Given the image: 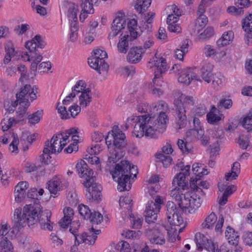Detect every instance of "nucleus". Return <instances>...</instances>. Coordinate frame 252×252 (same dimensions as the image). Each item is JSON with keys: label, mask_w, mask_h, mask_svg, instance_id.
<instances>
[{"label": "nucleus", "mask_w": 252, "mask_h": 252, "mask_svg": "<svg viewBox=\"0 0 252 252\" xmlns=\"http://www.w3.org/2000/svg\"><path fill=\"white\" fill-rule=\"evenodd\" d=\"M138 173L137 167L127 160H122L116 164L111 172L113 179L118 182L117 189L120 191L129 190L131 189L130 178L136 177Z\"/></svg>", "instance_id": "nucleus-1"}, {"label": "nucleus", "mask_w": 252, "mask_h": 252, "mask_svg": "<svg viewBox=\"0 0 252 252\" xmlns=\"http://www.w3.org/2000/svg\"><path fill=\"white\" fill-rule=\"evenodd\" d=\"M131 122L135 124L132 134L136 138H141L144 135L151 138H158V135L152 129V126L151 125V119L148 118L146 115L131 116L128 118L125 125L122 126V128L123 130L127 129L131 125H132Z\"/></svg>", "instance_id": "nucleus-2"}, {"label": "nucleus", "mask_w": 252, "mask_h": 252, "mask_svg": "<svg viewBox=\"0 0 252 252\" xmlns=\"http://www.w3.org/2000/svg\"><path fill=\"white\" fill-rule=\"evenodd\" d=\"M169 111L168 105L163 100L152 104L150 114L147 117L151 119L152 129L157 134V132L162 133L166 129V125L168 121L166 113Z\"/></svg>", "instance_id": "nucleus-3"}, {"label": "nucleus", "mask_w": 252, "mask_h": 252, "mask_svg": "<svg viewBox=\"0 0 252 252\" xmlns=\"http://www.w3.org/2000/svg\"><path fill=\"white\" fill-rule=\"evenodd\" d=\"M194 104V100L192 96H186L182 101L180 99L174 100V111L176 116V124L179 129L185 127L187 119V109H188V105L192 106Z\"/></svg>", "instance_id": "nucleus-4"}, {"label": "nucleus", "mask_w": 252, "mask_h": 252, "mask_svg": "<svg viewBox=\"0 0 252 252\" xmlns=\"http://www.w3.org/2000/svg\"><path fill=\"white\" fill-rule=\"evenodd\" d=\"M41 212V206L38 204L27 205L23 209V218L16 222L20 229L27 224L30 226L38 221V215Z\"/></svg>", "instance_id": "nucleus-5"}, {"label": "nucleus", "mask_w": 252, "mask_h": 252, "mask_svg": "<svg viewBox=\"0 0 252 252\" xmlns=\"http://www.w3.org/2000/svg\"><path fill=\"white\" fill-rule=\"evenodd\" d=\"M105 143L108 148L112 145L115 148L121 149L127 145V140L125 134L119 128L118 126H115L106 137Z\"/></svg>", "instance_id": "nucleus-6"}, {"label": "nucleus", "mask_w": 252, "mask_h": 252, "mask_svg": "<svg viewBox=\"0 0 252 252\" xmlns=\"http://www.w3.org/2000/svg\"><path fill=\"white\" fill-rule=\"evenodd\" d=\"M45 45V43L41 36L36 35L32 40L26 43L25 47L29 51V53H23L22 58L23 60L29 62L33 60L38 54H40L37 48L42 49Z\"/></svg>", "instance_id": "nucleus-7"}, {"label": "nucleus", "mask_w": 252, "mask_h": 252, "mask_svg": "<svg viewBox=\"0 0 252 252\" xmlns=\"http://www.w3.org/2000/svg\"><path fill=\"white\" fill-rule=\"evenodd\" d=\"M203 200L198 195L195 190L185 193V199L183 203L185 205L183 212L185 213H193L200 207Z\"/></svg>", "instance_id": "nucleus-8"}, {"label": "nucleus", "mask_w": 252, "mask_h": 252, "mask_svg": "<svg viewBox=\"0 0 252 252\" xmlns=\"http://www.w3.org/2000/svg\"><path fill=\"white\" fill-rule=\"evenodd\" d=\"M150 67H155L154 74L155 77L153 79V83L158 85L159 81L161 82L160 77L161 74L167 70V63L166 60L163 58H158L157 57V54L149 62Z\"/></svg>", "instance_id": "nucleus-9"}, {"label": "nucleus", "mask_w": 252, "mask_h": 252, "mask_svg": "<svg viewBox=\"0 0 252 252\" xmlns=\"http://www.w3.org/2000/svg\"><path fill=\"white\" fill-rule=\"evenodd\" d=\"M84 187L87 188L86 196L90 201L99 202L101 199V187L95 183L93 178L88 182L83 183Z\"/></svg>", "instance_id": "nucleus-10"}, {"label": "nucleus", "mask_w": 252, "mask_h": 252, "mask_svg": "<svg viewBox=\"0 0 252 252\" xmlns=\"http://www.w3.org/2000/svg\"><path fill=\"white\" fill-rule=\"evenodd\" d=\"M62 133L53 135L50 141L47 140L44 144V153L58 154L60 153L66 143H63L61 136Z\"/></svg>", "instance_id": "nucleus-11"}, {"label": "nucleus", "mask_w": 252, "mask_h": 252, "mask_svg": "<svg viewBox=\"0 0 252 252\" xmlns=\"http://www.w3.org/2000/svg\"><path fill=\"white\" fill-rule=\"evenodd\" d=\"M37 93V88L35 86L32 88L30 85L27 84L23 88H21L19 93L16 94V98L18 100H21L20 103H26L27 106L30 105L29 99L32 101L36 99Z\"/></svg>", "instance_id": "nucleus-12"}, {"label": "nucleus", "mask_w": 252, "mask_h": 252, "mask_svg": "<svg viewBox=\"0 0 252 252\" xmlns=\"http://www.w3.org/2000/svg\"><path fill=\"white\" fill-rule=\"evenodd\" d=\"M213 65L210 63L205 64L200 69V74L202 79L207 83L212 82L214 86H219L222 83L221 79L215 78L213 73Z\"/></svg>", "instance_id": "nucleus-13"}, {"label": "nucleus", "mask_w": 252, "mask_h": 252, "mask_svg": "<svg viewBox=\"0 0 252 252\" xmlns=\"http://www.w3.org/2000/svg\"><path fill=\"white\" fill-rule=\"evenodd\" d=\"M145 233L152 244L162 245L165 242L163 235L157 226L146 228Z\"/></svg>", "instance_id": "nucleus-14"}, {"label": "nucleus", "mask_w": 252, "mask_h": 252, "mask_svg": "<svg viewBox=\"0 0 252 252\" xmlns=\"http://www.w3.org/2000/svg\"><path fill=\"white\" fill-rule=\"evenodd\" d=\"M190 165H187L185 167V171L178 173L173 179L172 181L173 186L181 188L185 190L188 188V181L186 177L189 175Z\"/></svg>", "instance_id": "nucleus-15"}, {"label": "nucleus", "mask_w": 252, "mask_h": 252, "mask_svg": "<svg viewBox=\"0 0 252 252\" xmlns=\"http://www.w3.org/2000/svg\"><path fill=\"white\" fill-rule=\"evenodd\" d=\"M159 211V205L156 207L154 201H149L147 205L145 213V220L148 223L154 222L157 220V214Z\"/></svg>", "instance_id": "nucleus-16"}, {"label": "nucleus", "mask_w": 252, "mask_h": 252, "mask_svg": "<svg viewBox=\"0 0 252 252\" xmlns=\"http://www.w3.org/2000/svg\"><path fill=\"white\" fill-rule=\"evenodd\" d=\"M51 216V212L48 210L44 211L42 210L41 207V212L38 215V221L40 224V227L44 230L49 231L52 230L53 227L51 224L50 218Z\"/></svg>", "instance_id": "nucleus-17"}, {"label": "nucleus", "mask_w": 252, "mask_h": 252, "mask_svg": "<svg viewBox=\"0 0 252 252\" xmlns=\"http://www.w3.org/2000/svg\"><path fill=\"white\" fill-rule=\"evenodd\" d=\"M144 53L145 50L141 47H132L126 56V60L130 63H137L140 62Z\"/></svg>", "instance_id": "nucleus-18"}, {"label": "nucleus", "mask_w": 252, "mask_h": 252, "mask_svg": "<svg viewBox=\"0 0 252 252\" xmlns=\"http://www.w3.org/2000/svg\"><path fill=\"white\" fill-rule=\"evenodd\" d=\"M225 236L230 245L235 246L236 247L234 250L235 251H241V248L238 246L239 240V236L238 235L237 232H236L233 228L230 226H227L225 232Z\"/></svg>", "instance_id": "nucleus-19"}, {"label": "nucleus", "mask_w": 252, "mask_h": 252, "mask_svg": "<svg viewBox=\"0 0 252 252\" xmlns=\"http://www.w3.org/2000/svg\"><path fill=\"white\" fill-rule=\"evenodd\" d=\"M195 241L198 250H202L203 249H208L212 241L209 240L204 234L197 233L195 235Z\"/></svg>", "instance_id": "nucleus-20"}, {"label": "nucleus", "mask_w": 252, "mask_h": 252, "mask_svg": "<svg viewBox=\"0 0 252 252\" xmlns=\"http://www.w3.org/2000/svg\"><path fill=\"white\" fill-rule=\"evenodd\" d=\"M64 217L59 222L61 228H66L72 220L74 215L73 210L70 207H66L63 210Z\"/></svg>", "instance_id": "nucleus-21"}, {"label": "nucleus", "mask_w": 252, "mask_h": 252, "mask_svg": "<svg viewBox=\"0 0 252 252\" xmlns=\"http://www.w3.org/2000/svg\"><path fill=\"white\" fill-rule=\"evenodd\" d=\"M181 189V188H177V187H174V188L171 191L170 196L173 199L178 202L179 208H180L183 211V209L185 206L183 203V201L185 199V193H183Z\"/></svg>", "instance_id": "nucleus-22"}, {"label": "nucleus", "mask_w": 252, "mask_h": 252, "mask_svg": "<svg viewBox=\"0 0 252 252\" xmlns=\"http://www.w3.org/2000/svg\"><path fill=\"white\" fill-rule=\"evenodd\" d=\"M90 231L93 233L92 235H89L86 232L83 233L80 236L81 242H85L89 245H94L97 238V235L99 234L100 230H95L92 227Z\"/></svg>", "instance_id": "nucleus-23"}, {"label": "nucleus", "mask_w": 252, "mask_h": 252, "mask_svg": "<svg viewBox=\"0 0 252 252\" xmlns=\"http://www.w3.org/2000/svg\"><path fill=\"white\" fill-rule=\"evenodd\" d=\"M200 180L201 178H191L190 181V187L197 192H201L203 193V191L199 187H202L203 188L207 189L208 188L209 184L207 181H200Z\"/></svg>", "instance_id": "nucleus-24"}, {"label": "nucleus", "mask_w": 252, "mask_h": 252, "mask_svg": "<svg viewBox=\"0 0 252 252\" xmlns=\"http://www.w3.org/2000/svg\"><path fill=\"white\" fill-rule=\"evenodd\" d=\"M93 52L94 55L92 56L97 58L100 61V64L101 66L102 70L107 71L109 68V65L104 60V59L107 56V53L99 49H96Z\"/></svg>", "instance_id": "nucleus-25"}, {"label": "nucleus", "mask_w": 252, "mask_h": 252, "mask_svg": "<svg viewBox=\"0 0 252 252\" xmlns=\"http://www.w3.org/2000/svg\"><path fill=\"white\" fill-rule=\"evenodd\" d=\"M196 79V76L191 74V70L188 69L183 71L178 77V81L186 85H189L191 80Z\"/></svg>", "instance_id": "nucleus-26"}, {"label": "nucleus", "mask_w": 252, "mask_h": 252, "mask_svg": "<svg viewBox=\"0 0 252 252\" xmlns=\"http://www.w3.org/2000/svg\"><path fill=\"white\" fill-rule=\"evenodd\" d=\"M242 28L247 34V38L252 40V14H249L243 20Z\"/></svg>", "instance_id": "nucleus-27"}, {"label": "nucleus", "mask_w": 252, "mask_h": 252, "mask_svg": "<svg viewBox=\"0 0 252 252\" xmlns=\"http://www.w3.org/2000/svg\"><path fill=\"white\" fill-rule=\"evenodd\" d=\"M217 220V215L214 213L212 212L205 218L204 221L201 224V227L203 229H212Z\"/></svg>", "instance_id": "nucleus-28"}, {"label": "nucleus", "mask_w": 252, "mask_h": 252, "mask_svg": "<svg viewBox=\"0 0 252 252\" xmlns=\"http://www.w3.org/2000/svg\"><path fill=\"white\" fill-rule=\"evenodd\" d=\"M234 37V33L232 31H228L224 32L221 38L217 42L218 46L221 47L229 44L230 42L232 40Z\"/></svg>", "instance_id": "nucleus-29"}, {"label": "nucleus", "mask_w": 252, "mask_h": 252, "mask_svg": "<svg viewBox=\"0 0 252 252\" xmlns=\"http://www.w3.org/2000/svg\"><path fill=\"white\" fill-rule=\"evenodd\" d=\"M240 173V164L238 162H235L231 167V172L225 174V178L226 181L235 179Z\"/></svg>", "instance_id": "nucleus-30"}, {"label": "nucleus", "mask_w": 252, "mask_h": 252, "mask_svg": "<svg viewBox=\"0 0 252 252\" xmlns=\"http://www.w3.org/2000/svg\"><path fill=\"white\" fill-rule=\"evenodd\" d=\"M90 92L91 90L87 88L86 91L82 92L79 96V104L82 107H86L91 101L92 96L90 94Z\"/></svg>", "instance_id": "nucleus-31"}, {"label": "nucleus", "mask_w": 252, "mask_h": 252, "mask_svg": "<svg viewBox=\"0 0 252 252\" xmlns=\"http://www.w3.org/2000/svg\"><path fill=\"white\" fill-rule=\"evenodd\" d=\"M151 3V0H137L134 8L139 13L146 11Z\"/></svg>", "instance_id": "nucleus-32"}, {"label": "nucleus", "mask_w": 252, "mask_h": 252, "mask_svg": "<svg viewBox=\"0 0 252 252\" xmlns=\"http://www.w3.org/2000/svg\"><path fill=\"white\" fill-rule=\"evenodd\" d=\"M128 35H125L122 37L117 44L119 52L126 54L128 49Z\"/></svg>", "instance_id": "nucleus-33"}, {"label": "nucleus", "mask_w": 252, "mask_h": 252, "mask_svg": "<svg viewBox=\"0 0 252 252\" xmlns=\"http://www.w3.org/2000/svg\"><path fill=\"white\" fill-rule=\"evenodd\" d=\"M206 112V109L205 106L200 104L198 106L193 107L190 112L188 114V116L191 117H201L204 115Z\"/></svg>", "instance_id": "nucleus-34"}, {"label": "nucleus", "mask_w": 252, "mask_h": 252, "mask_svg": "<svg viewBox=\"0 0 252 252\" xmlns=\"http://www.w3.org/2000/svg\"><path fill=\"white\" fill-rule=\"evenodd\" d=\"M193 173L195 175L194 178H201L204 175H207L208 172L206 169H205L202 165H199V163H194L192 166Z\"/></svg>", "instance_id": "nucleus-35"}, {"label": "nucleus", "mask_w": 252, "mask_h": 252, "mask_svg": "<svg viewBox=\"0 0 252 252\" xmlns=\"http://www.w3.org/2000/svg\"><path fill=\"white\" fill-rule=\"evenodd\" d=\"M78 11V5L74 3L71 4L68 8L67 16L71 23H77V12Z\"/></svg>", "instance_id": "nucleus-36"}, {"label": "nucleus", "mask_w": 252, "mask_h": 252, "mask_svg": "<svg viewBox=\"0 0 252 252\" xmlns=\"http://www.w3.org/2000/svg\"><path fill=\"white\" fill-rule=\"evenodd\" d=\"M125 20L120 17H117L113 20L111 29L119 33L125 28Z\"/></svg>", "instance_id": "nucleus-37"}, {"label": "nucleus", "mask_w": 252, "mask_h": 252, "mask_svg": "<svg viewBox=\"0 0 252 252\" xmlns=\"http://www.w3.org/2000/svg\"><path fill=\"white\" fill-rule=\"evenodd\" d=\"M6 55L3 59L4 64H7L11 59V58L15 55V50L11 43L7 44L5 47Z\"/></svg>", "instance_id": "nucleus-38"}, {"label": "nucleus", "mask_w": 252, "mask_h": 252, "mask_svg": "<svg viewBox=\"0 0 252 252\" xmlns=\"http://www.w3.org/2000/svg\"><path fill=\"white\" fill-rule=\"evenodd\" d=\"M167 220L170 225L175 226H180L183 223V219L179 215V212L174 215L169 216Z\"/></svg>", "instance_id": "nucleus-39"}, {"label": "nucleus", "mask_w": 252, "mask_h": 252, "mask_svg": "<svg viewBox=\"0 0 252 252\" xmlns=\"http://www.w3.org/2000/svg\"><path fill=\"white\" fill-rule=\"evenodd\" d=\"M43 115V111L42 110H38L32 114L28 116L29 123L31 125H34L37 124L40 120Z\"/></svg>", "instance_id": "nucleus-40"}, {"label": "nucleus", "mask_w": 252, "mask_h": 252, "mask_svg": "<svg viewBox=\"0 0 252 252\" xmlns=\"http://www.w3.org/2000/svg\"><path fill=\"white\" fill-rule=\"evenodd\" d=\"M13 247L10 241L5 238L0 242V252H13Z\"/></svg>", "instance_id": "nucleus-41"}, {"label": "nucleus", "mask_w": 252, "mask_h": 252, "mask_svg": "<svg viewBox=\"0 0 252 252\" xmlns=\"http://www.w3.org/2000/svg\"><path fill=\"white\" fill-rule=\"evenodd\" d=\"M203 134V129H198L196 128L190 129L187 132V137H190L192 140L200 138Z\"/></svg>", "instance_id": "nucleus-42"}, {"label": "nucleus", "mask_w": 252, "mask_h": 252, "mask_svg": "<svg viewBox=\"0 0 252 252\" xmlns=\"http://www.w3.org/2000/svg\"><path fill=\"white\" fill-rule=\"evenodd\" d=\"M237 142L241 148L246 149L250 145L249 134H242L240 135Z\"/></svg>", "instance_id": "nucleus-43"}, {"label": "nucleus", "mask_w": 252, "mask_h": 252, "mask_svg": "<svg viewBox=\"0 0 252 252\" xmlns=\"http://www.w3.org/2000/svg\"><path fill=\"white\" fill-rule=\"evenodd\" d=\"M42 56L41 54H38L37 56L35 58H34L32 60V62L31 65V74L32 75V78L33 76H35L36 74V70L37 64L39 63H40L42 60Z\"/></svg>", "instance_id": "nucleus-44"}, {"label": "nucleus", "mask_w": 252, "mask_h": 252, "mask_svg": "<svg viewBox=\"0 0 252 252\" xmlns=\"http://www.w3.org/2000/svg\"><path fill=\"white\" fill-rule=\"evenodd\" d=\"M166 207L167 219L169 218V216L171 217L172 215L178 212V209L176 204L172 201H168Z\"/></svg>", "instance_id": "nucleus-45"}, {"label": "nucleus", "mask_w": 252, "mask_h": 252, "mask_svg": "<svg viewBox=\"0 0 252 252\" xmlns=\"http://www.w3.org/2000/svg\"><path fill=\"white\" fill-rule=\"evenodd\" d=\"M60 182L58 180L50 181L48 185V189L52 194H56L60 190Z\"/></svg>", "instance_id": "nucleus-46"}, {"label": "nucleus", "mask_w": 252, "mask_h": 252, "mask_svg": "<svg viewBox=\"0 0 252 252\" xmlns=\"http://www.w3.org/2000/svg\"><path fill=\"white\" fill-rule=\"evenodd\" d=\"M78 28L77 23H70V33L69 34V40L72 42H75L78 38Z\"/></svg>", "instance_id": "nucleus-47"}, {"label": "nucleus", "mask_w": 252, "mask_h": 252, "mask_svg": "<svg viewBox=\"0 0 252 252\" xmlns=\"http://www.w3.org/2000/svg\"><path fill=\"white\" fill-rule=\"evenodd\" d=\"M88 63L91 67L96 70L99 74L101 73L100 71L102 70V67L100 64V61L97 58L92 56L88 59Z\"/></svg>", "instance_id": "nucleus-48"}, {"label": "nucleus", "mask_w": 252, "mask_h": 252, "mask_svg": "<svg viewBox=\"0 0 252 252\" xmlns=\"http://www.w3.org/2000/svg\"><path fill=\"white\" fill-rule=\"evenodd\" d=\"M21 211L22 209L20 208H16L14 211L13 228L16 229L17 231L20 229L21 226H18L16 222L18 221V220H22L23 218V213L21 214Z\"/></svg>", "instance_id": "nucleus-49"}, {"label": "nucleus", "mask_w": 252, "mask_h": 252, "mask_svg": "<svg viewBox=\"0 0 252 252\" xmlns=\"http://www.w3.org/2000/svg\"><path fill=\"white\" fill-rule=\"evenodd\" d=\"M156 158L159 160V161L162 162L164 166L169 165L172 160L171 157L168 155H165L163 154H157Z\"/></svg>", "instance_id": "nucleus-50"}, {"label": "nucleus", "mask_w": 252, "mask_h": 252, "mask_svg": "<svg viewBox=\"0 0 252 252\" xmlns=\"http://www.w3.org/2000/svg\"><path fill=\"white\" fill-rule=\"evenodd\" d=\"M86 84L83 80H79L77 82L75 85L72 88V92L74 93L75 95L78 94L86 91Z\"/></svg>", "instance_id": "nucleus-51"}, {"label": "nucleus", "mask_w": 252, "mask_h": 252, "mask_svg": "<svg viewBox=\"0 0 252 252\" xmlns=\"http://www.w3.org/2000/svg\"><path fill=\"white\" fill-rule=\"evenodd\" d=\"M214 33V29L212 27H209L207 28L204 31L200 33L198 37L199 40H204L212 37Z\"/></svg>", "instance_id": "nucleus-52"}, {"label": "nucleus", "mask_w": 252, "mask_h": 252, "mask_svg": "<svg viewBox=\"0 0 252 252\" xmlns=\"http://www.w3.org/2000/svg\"><path fill=\"white\" fill-rule=\"evenodd\" d=\"M90 217L88 218L93 223L98 224L103 219L102 215L98 212L94 211L90 214Z\"/></svg>", "instance_id": "nucleus-53"}, {"label": "nucleus", "mask_w": 252, "mask_h": 252, "mask_svg": "<svg viewBox=\"0 0 252 252\" xmlns=\"http://www.w3.org/2000/svg\"><path fill=\"white\" fill-rule=\"evenodd\" d=\"M79 212L80 214L84 218L88 219L90 217V214L92 213L89 208L84 204H80L78 207Z\"/></svg>", "instance_id": "nucleus-54"}, {"label": "nucleus", "mask_w": 252, "mask_h": 252, "mask_svg": "<svg viewBox=\"0 0 252 252\" xmlns=\"http://www.w3.org/2000/svg\"><path fill=\"white\" fill-rule=\"evenodd\" d=\"M130 220L133 228H140L142 224L143 219L139 216H130Z\"/></svg>", "instance_id": "nucleus-55"}, {"label": "nucleus", "mask_w": 252, "mask_h": 252, "mask_svg": "<svg viewBox=\"0 0 252 252\" xmlns=\"http://www.w3.org/2000/svg\"><path fill=\"white\" fill-rule=\"evenodd\" d=\"M122 152H121L120 154L119 152L114 149L112 153H110V155L108 156V162L115 163L117 162L118 160L122 157Z\"/></svg>", "instance_id": "nucleus-56"}, {"label": "nucleus", "mask_w": 252, "mask_h": 252, "mask_svg": "<svg viewBox=\"0 0 252 252\" xmlns=\"http://www.w3.org/2000/svg\"><path fill=\"white\" fill-rule=\"evenodd\" d=\"M94 172L92 169L87 167V169L84 170V172H81V173H79V175L80 177L83 178L86 180L85 182H88L91 178L94 179V181L95 180V178L93 176Z\"/></svg>", "instance_id": "nucleus-57"}, {"label": "nucleus", "mask_w": 252, "mask_h": 252, "mask_svg": "<svg viewBox=\"0 0 252 252\" xmlns=\"http://www.w3.org/2000/svg\"><path fill=\"white\" fill-rule=\"evenodd\" d=\"M60 103H58L57 107L58 112L60 114L62 119L66 120L70 118V115L66 110V107L64 106H59Z\"/></svg>", "instance_id": "nucleus-58"}, {"label": "nucleus", "mask_w": 252, "mask_h": 252, "mask_svg": "<svg viewBox=\"0 0 252 252\" xmlns=\"http://www.w3.org/2000/svg\"><path fill=\"white\" fill-rule=\"evenodd\" d=\"M207 119L209 123L211 124H217L221 119L220 116L210 112L207 115Z\"/></svg>", "instance_id": "nucleus-59"}, {"label": "nucleus", "mask_w": 252, "mask_h": 252, "mask_svg": "<svg viewBox=\"0 0 252 252\" xmlns=\"http://www.w3.org/2000/svg\"><path fill=\"white\" fill-rule=\"evenodd\" d=\"M14 121V119L13 118L3 119L1 122L2 130L3 131L7 130L12 126Z\"/></svg>", "instance_id": "nucleus-60"}, {"label": "nucleus", "mask_w": 252, "mask_h": 252, "mask_svg": "<svg viewBox=\"0 0 252 252\" xmlns=\"http://www.w3.org/2000/svg\"><path fill=\"white\" fill-rule=\"evenodd\" d=\"M208 18L205 15L198 16L195 22L196 27L203 28L208 23Z\"/></svg>", "instance_id": "nucleus-61"}, {"label": "nucleus", "mask_w": 252, "mask_h": 252, "mask_svg": "<svg viewBox=\"0 0 252 252\" xmlns=\"http://www.w3.org/2000/svg\"><path fill=\"white\" fill-rule=\"evenodd\" d=\"M13 139L12 143L9 145V149L12 151V153H15V154L18 153V144L19 143V139L18 136H15L14 134H13Z\"/></svg>", "instance_id": "nucleus-62"}, {"label": "nucleus", "mask_w": 252, "mask_h": 252, "mask_svg": "<svg viewBox=\"0 0 252 252\" xmlns=\"http://www.w3.org/2000/svg\"><path fill=\"white\" fill-rule=\"evenodd\" d=\"M177 144L178 146V148L183 153H186V152L189 153V152L190 149L189 148V147L187 145V142L184 141V140H183L182 139H178Z\"/></svg>", "instance_id": "nucleus-63"}, {"label": "nucleus", "mask_w": 252, "mask_h": 252, "mask_svg": "<svg viewBox=\"0 0 252 252\" xmlns=\"http://www.w3.org/2000/svg\"><path fill=\"white\" fill-rule=\"evenodd\" d=\"M243 242L246 245L252 246V232H246L243 236Z\"/></svg>", "instance_id": "nucleus-64"}]
</instances>
